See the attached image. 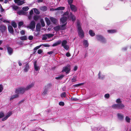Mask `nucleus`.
I'll return each instance as SVG.
<instances>
[{
    "instance_id": "19",
    "label": "nucleus",
    "mask_w": 131,
    "mask_h": 131,
    "mask_svg": "<svg viewBox=\"0 0 131 131\" xmlns=\"http://www.w3.org/2000/svg\"><path fill=\"white\" fill-rule=\"evenodd\" d=\"M29 69V65L28 63H26L25 66V68L24 69V71L25 72H27L28 71Z\"/></svg>"
},
{
    "instance_id": "42",
    "label": "nucleus",
    "mask_w": 131,
    "mask_h": 131,
    "mask_svg": "<svg viewBox=\"0 0 131 131\" xmlns=\"http://www.w3.org/2000/svg\"><path fill=\"white\" fill-rule=\"evenodd\" d=\"M12 7H13V9L15 10H17L19 8V7L18 6H15V5L12 6Z\"/></svg>"
},
{
    "instance_id": "30",
    "label": "nucleus",
    "mask_w": 131,
    "mask_h": 131,
    "mask_svg": "<svg viewBox=\"0 0 131 131\" xmlns=\"http://www.w3.org/2000/svg\"><path fill=\"white\" fill-rule=\"evenodd\" d=\"M108 33L110 34H113L116 32V31L115 30H107Z\"/></svg>"
},
{
    "instance_id": "3",
    "label": "nucleus",
    "mask_w": 131,
    "mask_h": 131,
    "mask_svg": "<svg viewBox=\"0 0 131 131\" xmlns=\"http://www.w3.org/2000/svg\"><path fill=\"white\" fill-rule=\"evenodd\" d=\"M112 107L114 109H122L124 108L125 105L122 103H117L113 105Z\"/></svg>"
},
{
    "instance_id": "1",
    "label": "nucleus",
    "mask_w": 131,
    "mask_h": 131,
    "mask_svg": "<svg viewBox=\"0 0 131 131\" xmlns=\"http://www.w3.org/2000/svg\"><path fill=\"white\" fill-rule=\"evenodd\" d=\"M77 26L79 35L80 38H82L84 37V33L82 29L80 23L79 21L77 22Z\"/></svg>"
},
{
    "instance_id": "53",
    "label": "nucleus",
    "mask_w": 131,
    "mask_h": 131,
    "mask_svg": "<svg viewBox=\"0 0 131 131\" xmlns=\"http://www.w3.org/2000/svg\"><path fill=\"white\" fill-rule=\"evenodd\" d=\"M106 99H108L110 97V95L108 94H106L104 95Z\"/></svg>"
},
{
    "instance_id": "35",
    "label": "nucleus",
    "mask_w": 131,
    "mask_h": 131,
    "mask_svg": "<svg viewBox=\"0 0 131 131\" xmlns=\"http://www.w3.org/2000/svg\"><path fill=\"white\" fill-rule=\"evenodd\" d=\"M39 16L37 15H35L33 17L35 21H37L39 18Z\"/></svg>"
},
{
    "instance_id": "34",
    "label": "nucleus",
    "mask_w": 131,
    "mask_h": 131,
    "mask_svg": "<svg viewBox=\"0 0 131 131\" xmlns=\"http://www.w3.org/2000/svg\"><path fill=\"white\" fill-rule=\"evenodd\" d=\"M35 13L37 14H39L40 13L38 9L36 8L33 9Z\"/></svg>"
},
{
    "instance_id": "28",
    "label": "nucleus",
    "mask_w": 131,
    "mask_h": 131,
    "mask_svg": "<svg viewBox=\"0 0 131 131\" xmlns=\"http://www.w3.org/2000/svg\"><path fill=\"white\" fill-rule=\"evenodd\" d=\"M60 27L59 26H58L54 28V30L56 31H58L60 30Z\"/></svg>"
},
{
    "instance_id": "56",
    "label": "nucleus",
    "mask_w": 131,
    "mask_h": 131,
    "mask_svg": "<svg viewBox=\"0 0 131 131\" xmlns=\"http://www.w3.org/2000/svg\"><path fill=\"white\" fill-rule=\"evenodd\" d=\"M3 87L2 85L0 84V92H2L3 90Z\"/></svg>"
},
{
    "instance_id": "48",
    "label": "nucleus",
    "mask_w": 131,
    "mask_h": 131,
    "mask_svg": "<svg viewBox=\"0 0 131 131\" xmlns=\"http://www.w3.org/2000/svg\"><path fill=\"white\" fill-rule=\"evenodd\" d=\"M116 102L117 103H122V102L120 99H118L116 100Z\"/></svg>"
},
{
    "instance_id": "25",
    "label": "nucleus",
    "mask_w": 131,
    "mask_h": 131,
    "mask_svg": "<svg viewBox=\"0 0 131 131\" xmlns=\"http://www.w3.org/2000/svg\"><path fill=\"white\" fill-rule=\"evenodd\" d=\"M18 94H16L13 95L10 98V100H11L13 99L16 98L18 97Z\"/></svg>"
},
{
    "instance_id": "37",
    "label": "nucleus",
    "mask_w": 131,
    "mask_h": 131,
    "mask_svg": "<svg viewBox=\"0 0 131 131\" xmlns=\"http://www.w3.org/2000/svg\"><path fill=\"white\" fill-rule=\"evenodd\" d=\"M11 25L14 28H16L17 27V24L14 21L12 22L11 23Z\"/></svg>"
},
{
    "instance_id": "32",
    "label": "nucleus",
    "mask_w": 131,
    "mask_h": 131,
    "mask_svg": "<svg viewBox=\"0 0 131 131\" xmlns=\"http://www.w3.org/2000/svg\"><path fill=\"white\" fill-rule=\"evenodd\" d=\"M20 39L22 40H26L27 39V38L26 36H24L20 37Z\"/></svg>"
},
{
    "instance_id": "55",
    "label": "nucleus",
    "mask_w": 131,
    "mask_h": 131,
    "mask_svg": "<svg viewBox=\"0 0 131 131\" xmlns=\"http://www.w3.org/2000/svg\"><path fill=\"white\" fill-rule=\"evenodd\" d=\"M45 19L47 24H48V23L50 24V20H49L48 18H45Z\"/></svg>"
},
{
    "instance_id": "17",
    "label": "nucleus",
    "mask_w": 131,
    "mask_h": 131,
    "mask_svg": "<svg viewBox=\"0 0 131 131\" xmlns=\"http://www.w3.org/2000/svg\"><path fill=\"white\" fill-rule=\"evenodd\" d=\"M37 61H35L34 62V64L35 70L37 71L39 70L40 68L39 67L37 66Z\"/></svg>"
},
{
    "instance_id": "4",
    "label": "nucleus",
    "mask_w": 131,
    "mask_h": 131,
    "mask_svg": "<svg viewBox=\"0 0 131 131\" xmlns=\"http://www.w3.org/2000/svg\"><path fill=\"white\" fill-rule=\"evenodd\" d=\"M96 38L98 40L102 43H105L106 42V40L105 38L101 35H96Z\"/></svg>"
},
{
    "instance_id": "24",
    "label": "nucleus",
    "mask_w": 131,
    "mask_h": 131,
    "mask_svg": "<svg viewBox=\"0 0 131 131\" xmlns=\"http://www.w3.org/2000/svg\"><path fill=\"white\" fill-rule=\"evenodd\" d=\"M34 84L32 83L30 84L27 85V87L25 88L26 90H27L32 88L34 86Z\"/></svg>"
},
{
    "instance_id": "61",
    "label": "nucleus",
    "mask_w": 131,
    "mask_h": 131,
    "mask_svg": "<svg viewBox=\"0 0 131 131\" xmlns=\"http://www.w3.org/2000/svg\"><path fill=\"white\" fill-rule=\"evenodd\" d=\"M66 55L67 57H69L71 56V54L67 52L66 54Z\"/></svg>"
},
{
    "instance_id": "47",
    "label": "nucleus",
    "mask_w": 131,
    "mask_h": 131,
    "mask_svg": "<svg viewBox=\"0 0 131 131\" xmlns=\"http://www.w3.org/2000/svg\"><path fill=\"white\" fill-rule=\"evenodd\" d=\"M73 1V0H68V2L69 5L72 4Z\"/></svg>"
},
{
    "instance_id": "49",
    "label": "nucleus",
    "mask_w": 131,
    "mask_h": 131,
    "mask_svg": "<svg viewBox=\"0 0 131 131\" xmlns=\"http://www.w3.org/2000/svg\"><path fill=\"white\" fill-rule=\"evenodd\" d=\"M59 104L61 106H63L64 105V103L63 102H60L59 103Z\"/></svg>"
},
{
    "instance_id": "14",
    "label": "nucleus",
    "mask_w": 131,
    "mask_h": 131,
    "mask_svg": "<svg viewBox=\"0 0 131 131\" xmlns=\"http://www.w3.org/2000/svg\"><path fill=\"white\" fill-rule=\"evenodd\" d=\"M6 29V27L5 26L3 25H0V30L2 33H3L5 32Z\"/></svg>"
},
{
    "instance_id": "40",
    "label": "nucleus",
    "mask_w": 131,
    "mask_h": 131,
    "mask_svg": "<svg viewBox=\"0 0 131 131\" xmlns=\"http://www.w3.org/2000/svg\"><path fill=\"white\" fill-rule=\"evenodd\" d=\"M47 37L48 38H50L52 37L53 36V34H46Z\"/></svg>"
},
{
    "instance_id": "26",
    "label": "nucleus",
    "mask_w": 131,
    "mask_h": 131,
    "mask_svg": "<svg viewBox=\"0 0 131 131\" xmlns=\"http://www.w3.org/2000/svg\"><path fill=\"white\" fill-rule=\"evenodd\" d=\"M50 19L51 21L52 22L53 24H56L57 23V20L54 18L52 17L50 18Z\"/></svg>"
},
{
    "instance_id": "27",
    "label": "nucleus",
    "mask_w": 131,
    "mask_h": 131,
    "mask_svg": "<svg viewBox=\"0 0 131 131\" xmlns=\"http://www.w3.org/2000/svg\"><path fill=\"white\" fill-rule=\"evenodd\" d=\"M17 14L19 15H25V13L23 10H20L17 12Z\"/></svg>"
},
{
    "instance_id": "43",
    "label": "nucleus",
    "mask_w": 131,
    "mask_h": 131,
    "mask_svg": "<svg viewBox=\"0 0 131 131\" xmlns=\"http://www.w3.org/2000/svg\"><path fill=\"white\" fill-rule=\"evenodd\" d=\"M41 46V45H40L36 46L34 48V51H36L37 50L40 48Z\"/></svg>"
},
{
    "instance_id": "41",
    "label": "nucleus",
    "mask_w": 131,
    "mask_h": 131,
    "mask_svg": "<svg viewBox=\"0 0 131 131\" xmlns=\"http://www.w3.org/2000/svg\"><path fill=\"white\" fill-rule=\"evenodd\" d=\"M126 121L128 123H129L130 121V119L128 116H126L125 118Z\"/></svg>"
},
{
    "instance_id": "29",
    "label": "nucleus",
    "mask_w": 131,
    "mask_h": 131,
    "mask_svg": "<svg viewBox=\"0 0 131 131\" xmlns=\"http://www.w3.org/2000/svg\"><path fill=\"white\" fill-rule=\"evenodd\" d=\"M89 32L90 35L91 36L93 37L95 35L94 32L91 30H89Z\"/></svg>"
},
{
    "instance_id": "9",
    "label": "nucleus",
    "mask_w": 131,
    "mask_h": 131,
    "mask_svg": "<svg viewBox=\"0 0 131 131\" xmlns=\"http://www.w3.org/2000/svg\"><path fill=\"white\" fill-rule=\"evenodd\" d=\"M35 27V23L34 21L32 20L31 21L28 26L29 28L31 29H33Z\"/></svg>"
},
{
    "instance_id": "52",
    "label": "nucleus",
    "mask_w": 131,
    "mask_h": 131,
    "mask_svg": "<svg viewBox=\"0 0 131 131\" xmlns=\"http://www.w3.org/2000/svg\"><path fill=\"white\" fill-rule=\"evenodd\" d=\"M23 23L22 21H20L18 23V26L19 27L21 26L23 24Z\"/></svg>"
},
{
    "instance_id": "12",
    "label": "nucleus",
    "mask_w": 131,
    "mask_h": 131,
    "mask_svg": "<svg viewBox=\"0 0 131 131\" xmlns=\"http://www.w3.org/2000/svg\"><path fill=\"white\" fill-rule=\"evenodd\" d=\"M12 114V111H10L8 112L7 113L6 115L2 119V121H4L6 120L8 117L11 115Z\"/></svg>"
},
{
    "instance_id": "5",
    "label": "nucleus",
    "mask_w": 131,
    "mask_h": 131,
    "mask_svg": "<svg viewBox=\"0 0 131 131\" xmlns=\"http://www.w3.org/2000/svg\"><path fill=\"white\" fill-rule=\"evenodd\" d=\"M26 91L25 87L19 88H17L15 90V93L16 94H23Z\"/></svg>"
},
{
    "instance_id": "51",
    "label": "nucleus",
    "mask_w": 131,
    "mask_h": 131,
    "mask_svg": "<svg viewBox=\"0 0 131 131\" xmlns=\"http://www.w3.org/2000/svg\"><path fill=\"white\" fill-rule=\"evenodd\" d=\"M43 52V51L42 49H39L38 51V53L39 54H40Z\"/></svg>"
},
{
    "instance_id": "36",
    "label": "nucleus",
    "mask_w": 131,
    "mask_h": 131,
    "mask_svg": "<svg viewBox=\"0 0 131 131\" xmlns=\"http://www.w3.org/2000/svg\"><path fill=\"white\" fill-rule=\"evenodd\" d=\"M100 75V71L99 72V73L98 74L99 78L100 79H103L104 78V76L103 75H102L101 76Z\"/></svg>"
},
{
    "instance_id": "8",
    "label": "nucleus",
    "mask_w": 131,
    "mask_h": 131,
    "mask_svg": "<svg viewBox=\"0 0 131 131\" xmlns=\"http://www.w3.org/2000/svg\"><path fill=\"white\" fill-rule=\"evenodd\" d=\"M68 19L67 16L64 15V14L63 15L62 17H61L60 19V22L63 24H65L66 23L67 24V20Z\"/></svg>"
},
{
    "instance_id": "21",
    "label": "nucleus",
    "mask_w": 131,
    "mask_h": 131,
    "mask_svg": "<svg viewBox=\"0 0 131 131\" xmlns=\"http://www.w3.org/2000/svg\"><path fill=\"white\" fill-rule=\"evenodd\" d=\"M61 43V41L60 40H58L53 44L52 45L53 47H55L57 46L58 45L60 44Z\"/></svg>"
},
{
    "instance_id": "22",
    "label": "nucleus",
    "mask_w": 131,
    "mask_h": 131,
    "mask_svg": "<svg viewBox=\"0 0 131 131\" xmlns=\"http://www.w3.org/2000/svg\"><path fill=\"white\" fill-rule=\"evenodd\" d=\"M41 26L40 24L38 23L36 25V29L37 31H40L41 29Z\"/></svg>"
},
{
    "instance_id": "38",
    "label": "nucleus",
    "mask_w": 131,
    "mask_h": 131,
    "mask_svg": "<svg viewBox=\"0 0 131 131\" xmlns=\"http://www.w3.org/2000/svg\"><path fill=\"white\" fill-rule=\"evenodd\" d=\"M61 96L62 97H66V93L65 92L62 93L61 94Z\"/></svg>"
},
{
    "instance_id": "15",
    "label": "nucleus",
    "mask_w": 131,
    "mask_h": 131,
    "mask_svg": "<svg viewBox=\"0 0 131 131\" xmlns=\"http://www.w3.org/2000/svg\"><path fill=\"white\" fill-rule=\"evenodd\" d=\"M14 2L15 3L17 4L18 5L20 6L22 5L25 3L23 1H21L20 0H14Z\"/></svg>"
},
{
    "instance_id": "58",
    "label": "nucleus",
    "mask_w": 131,
    "mask_h": 131,
    "mask_svg": "<svg viewBox=\"0 0 131 131\" xmlns=\"http://www.w3.org/2000/svg\"><path fill=\"white\" fill-rule=\"evenodd\" d=\"M41 45L42 46L43 45L45 47H48L50 46L49 45L47 44H42Z\"/></svg>"
},
{
    "instance_id": "46",
    "label": "nucleus",
    "mask_w": 131,
    "mask_h": 131,
    "mask_svg": "<svg viewBox=\"0 0 131 131\" xmlns=\"http://www.w3.org/2000/svg\"><path fill=\"white\" fill-rule=\"evenodd\" d=\"M4 116V114L3 112H0V118H1Z\"/></svg>"
},
{
    "instance_id": "7",
    "label": "nucleus",
    "mask_w": 131,
    "mask_h": 131,
    "mask_svg": "<svg viewBox=\"0 0 131 131\" xmlns=\"http://www.w3.org/2000/svg\"><path fill=\"white\" fill-rule=\"evenodd\" d=\"M51 88V85L50 84H47L45 86V89L42 93L43 95H46L48 91H49Z\"/></svg>"
},
{
    "instance_id": "6",
    "label": "nucleus",
    "mask_w": 131,
    "mask_h": 131,
    "mask_svg": "<svg viewBox=\"0 0 131 131\" xmlns=\"http://www.w3.org/2000/svg\"><path fill=\"white\" fill-rule=\"evenodd\" d=\"M67 42L66 40H63L61 41V46H62L66 50H68L69 48V45L67 44Z\"/></svg>"
},
{
    "instance_id": "20",
    "label": "nucleus",
    "mask_w": 131,
    "mask_h": 131,
    "mask_svg": "<svg viewBox=\"0 0 131 131\" xmlns=\"http://www.w3.org/2000/svg\"><path fill=\"white\" fill-rule=\"evenodd\" d=\"M8 29L9 32L11 34H13L14 30L12 26L11 25H9L8 27Z\"/></svg>"
},
{
    "instance_id": "31",
    "label": "nucleus",
    "mask_w": 131,
    "mask_h": 131,
    "mask_svg": "<svg viewBox=\"0 0 131 131\" xmlns=\"http://www.w3.org/2000/svg\"><path fill=\"white\" fill-rule=\"evenodd\" d=\"M64 9L65 7H64L60 6L56 8V10H64Z\"/></svg>"
},
{
    "instance_id": "54",
    "label": "nucleus",
    "mask_w": 131,
    "mask_h": 131,
    "mask_svg": "<svg viewBox=\"0 0 131 131\" xmlns=\"http://www.w3.org/2000/svg\"><path fill=\"white\" fill-rule=\"evenodd\" d=\"M71 100L73 101H77L78 100V99L77 98L72 97L71 98Z\"/></svg>"
},
{
    "instance_id": "59",
    "label": "nucleus",
    "mask_w": 131,
    "mask_h": 131,
    "mask_svg": "<svg viewBox=\"0 0 131 131\" xmlns=\"http://www.w3.org/2000/svg\"><path fill=\"white\" fill-rule=\"evenodd\" d=\"M20 33L21 35H24L25 34V31L24 30H22L20 31Z\"/></svg>"
},
{
    "instance_id": "60",
    "label": "nucleus",
    "mask_w": 131,
    "mask_h": 131,
    "mask_svg": "<svg viewBox=\"0 0 131 131\" xmlns=\"http://www.w3.org/2000/svg\"><path fill=\"white\" fill-rule=\"evenodd\" d=\"M34 12L32 9L29 12V14L30 15H32L33 14Z\"/></svg>"
},
{
    "instance_id": "16",
    "label": "nucleus",
    "mask_w": 131,
    "mask_h": 131,
    "mask_svg": "<svg viewBox=\"0 0 131 131\" xmlns=\"http://www.w3.org/2000/svg\"><path fill=\"white\" fill-rule=\"evenodd\" d=\"M70 6L71 10L73 12H75L77 11V9L75 6L73 4H72L70 5Z\"/></svg>"
},
{
    "instance_id": "62",
    "label": "nucleus",
    "mask_w": 131,
    "mask_h": 131,
    "mask_svg": "<svg viewBox=\"0 0 131 131\" xmlns=\"http://www.w3.org/2000/svg\"><path fill=\"white\" fill-rule=\"evenodd\" d=\"M41 24L42 26V27H43L45 26V24L43 21H41Z\"/></svg>"
},
{
    "instance_id": "2",
    "label": "nucleus",
    "mask_w": 131,
    "mask_h": 131,
    "mask_svg": "<svg viewBox=\"0 0 131 131\" xmlns=\"http://www.w3.org/2000/svg\"><path fill=\"white\" fill-rule=\"evenodd\" d=\"M64 15L67 16L68 19L71 20L72 21H74L76 20V17L71 12L69 14V12L67 11L64 13Z\"/></svg>"
},
{
    "instance_id": "63",
    "label": "nucleus",
    "mask_w": 131,
    "mask_h": 131,
    "mask_svg": "<svg viewBox=\"0 0 131 131\" xmlns=\"http://www.w3.org/2000/svg\"><path fill=\"white\" fill-rule=\"evenodd\" d=\"M18 64L19 66H21L22 65V64L20 62V60H18Z\"/></svg>"
},
{
    "instance_id": "33",
    "label": "nucleus",
    "mask_w": 131,
    "mask_h": 131,
    "mask_svg": "<svg viewBox=\"0 0 131 131\" xmlns=\"http://www.w3.org/2000/svg\"><path fill=\"white\" fill-rule=\"evenodd\" d=\"M40 9L42 11H46L47 10V7L46 6H43L41 7Z\"/></svg>"
},
{
    "instance_id": "45",
    "label": "nucleus",
    "mask_w": 131,
    "mask_h": 131,
    "mask_svg": "<svg viewBox=\"0 0 131 131\" xmlns=\"http://www.w3.org/2000/svg\"><path fill=\"white\" fill-rule=\"evenodd\" d=\"M47 39V36L46 34L43 35V37L42 38V39L43 40H46Z\"/></svg>"
},
{
    "instance_id": "57",
    "label": "nucleus",
    "mask_w": 131,
    "mask_h": 131,
    "mask_svg": "<svg viewBox=\"0 0 131 131\" xmlns=\"http://www.w3.org/2000/svg\"><path fill=\"white\" fill-rule=\"evenodd\" d=\"M33 37L32 36H30L28 37V39L30 40H32L33 39Z\"/></svg>"
},
{
    "instance_id": "23",
    "label": "nucleus",
    "mask_w": 131,
    "mask_h": 131,
    "mask_svg": "<svg viewBox=\"0 0 131 131\" xmlns=\"http://www.w3.org/2000/svg\"><path fill=\"white\" fill-rule=\"evenodd\" d=\"M83 45L86 48L88 47L89 45L88 41L86 40H84L83 41Z\"/></svg>"
},
{
    "instance_id": "64",
    "label": "nucleus",
    "mask_w": 131,
    "mask_h": 131,
    "mask_svg": "<svg viewBox=\"0 0 131 131\" xmlns=\"http://www.w3.org/2000/svg\"><path fill=\"white\" fill-rule=\"evenodd\" d=\"M3 22L4 23H9V22L7 20H4L3 21Z\"/></svg>"
},
{
    "instance_id": "50",
    "label": "nucleus",
    "mask_w": 131,
    "mask_h": 131,
    "mask_svg": "<svg viewBox=\"0 0 131 131\" xmlns=\"http://www.w3.org/2000/svg\"><path fill=\"white\" fill-rule=\"evenodd\" d=\"M72 82H75L77 81L76 78L75 77H73L72 79Z\"/></svg>"
},
{
    "instance_id": "10",
    "label": "nucleus",
    "mask_w": 131,
    "mask_h": 131,
    "mask_svg": "<svg viewBox=\"0 0 131 131\" xmlns=\"http://www.w3.org/2000/svg\"><path fill=\"white\" fill-rule=\"evenodd\" d=\"M70 70V67L68 66H67L63 67L62 72H65L66 73H68Z\"/></svg>"
},
{
    "instance_id": "44",
    "label": "nucleus",
    "mask_w": 131,
    "mask_h": 131,
    "mask_svg": "<svg viewBox=\"0 0 131 131\" xmlns=\"http://www.w3.org/2000/svg\"><path fill=\"white\" fill-rule=\"evenodd\" d=\"M22 9L24 11H26L29 9V8L28 7H23L22 8Z\"/></svg>"
},
{
    "instance_id": "13",
    "label": "nucleus",
    "mask_w": 131,
    "mask_h": 131,
    "mask_svg": "<svg viewBox=\"0 0 131 131\" xmlns=\"http://www.w3.org/2000/svg\"><path fill=\"white\" fill-rule=\"evenodd\" d=\"M117 116L118 119L120 121H122L124 118V115L123 114L118 113Z\"/></svg>"
},
{
    "instance_id": "39",
    "label": "nucleus",
    "mask_w": 131,
    "mask_h": 131,
    "mask_svg": "<svg viewBox=\"0 0 131 131\" xmlns=\"http://www.w3.org/2000/svg\"><path fill=\"white\" fill-rule=\"evenodd\" d=\"M64 75H60L59 76L56 77V79L58 80V79H61L62 78L64 77Z\"/></svg>"
},
{
    "instance_id": "18",
    "label": "nucleus",
    "mask_w": 131,
    "mask_h": 131,
    "mask_svg": "<svg viewBox=\"0 0 131 131\" xmlns=\"http://www.w3.org/2000/svg\"><path fill=\"white\" fill-rule=\"evenodd\" d=\"M66 25L67 23H66L65 24L59 25L60 30H62L65 29L66 28Z\"/></svg>"
},
{
    "instance_id": "11",
    "label": "nucleus",
    "mask_w": 131,
    "mask_h": 131,
    "mask_svg": "<svg viewBox=\"0 0 131 131\" xmlns=\"http://www.w3.org/2000/svg\"><path fill=\"white\" fill-rule=\"evenodd\" d=\"M6 47L8 54L9 55H11L13 53V49L12 48L9 47L8 46H6Z\"/></svg>"
}]
</instances>
